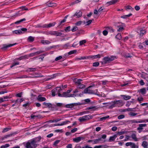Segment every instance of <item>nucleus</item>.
<instances>
[{
    "instance_id": "obj_64",
    "label": "nucleus",
    "mask_w": 148,
    "mask_h": 148,
    "mask_svg": "<svg viewBox=\"0 0 148 148\" xmlns=\"http://www.w3.org/2000/svg\"><path fill=\"white\" fill-rule=\"evenodd\" d=\"M77 130V128H75L72 130H71V132L72 133H73L76 132Z\"/></svg>"
},
{
    "instance_id": "obj_51",
    "label": "nucleus",
    "mask_w": 148,
    "mask_h": 148,
    "mask_svg": "<svg viewBox=\"0 0 148 148\" xmlns=\"http://www.w3.org/2000/svg\"><path fill=\"white\" fill-rule=\"evenodd\" d=\"M69 122H70V121L68 120L62 122V123H61V125H64L66 124Z\"/></svg>"
},
{
    "instance_id": "obj_19",
    "label": "nucleus",
    "mask_w": 148,
    "mask_h": 148,
    "mask_svg": "<svg viewBox=\"0 0 148 148\" xmlns=\"http://www.w3.org/2000/svg\"><path fill=\"white\" fill-rule=\"evenodd\" d=\"M47 5L49 7H53L56 6V5L55 3L50 2L47 3Z\"/></svg>"
},
{
    "instance_id": "obj_62",
    "label": "nucleus",
    "mask_w": 148,
    "mask_h": 148,
    "mask_svg": "<svg viewBox=\"0 0 148 148\" xmlns=\"http://www.w3.org/2000/svg\"><path fill=\"white\" fill-rule=\"evenodd\" d=\"M35 53H30V54H29V55H28L29 58V57H32L34 56H36Z\"/></svg>"
},
{
    "instance_id": "obj_16",
    "label": "nucleus",
    "mask_w": 148,
    "mask_h": 148,
    "mask_svg": "<svg viewBox=\"0 0 148 148\" xmlns=\"http://www.w3.org/2000/svg\"><path fill=\"white\" fill-rule=\"evenodd\" d=\"M42 104L45 106L47 107L52 108L53 107L52 105L50 103H46V102H44Z\"/></svg>"
},
{
    "instance_id": "obj_21",
    "label": "nucleus",
    "mask_w": 148,
    "mask_h": 148,
    "mask_svg": "<svg viewBox=\"0 0 148 148\" xmlns=\"http://www.w3.org/2000/svg\"><path fill=\"white\" fill-rule=\"evenodd\" d=\"M41 43L43 44H49L51 42L48 40H41Z\"/></svg>"
},
{
    "instance_id": "obj_6",
    "label": "nucleus",
    "mask_w": 148,
    "mask_h": 148,
    "mask_svg": "<svg viewBox=\"0 0 148 148\" xmlns=\"http://www.w3.org/2000/svg\"><path fill=\"white\" fill-rule=\"evenodd\" d=\"M56 22H53L52 23H50L49 24H46L44 25V26L43 27L45 28H49L54 26Z\"/></svg>"
},
{
    "instance_id": "obj_32",
    "label": "nucleus",
    "mask_w": 148,
    "mask_h": 148,
    "mask_svg": "<svg viewBox=\"0 0 148 148\" xmlns=\"http://www.w3.org/2000/svg\"><path fill=\"white\" fill-rule=\"evenodd\" d=\"M111 104V105L109 106V108L110 109H112L113 107L115 106V104L114 101H112L111 103H110Z\"/></svg>"
},
{
    "instance_id": "obj_44",
    "label": "nucleus",
    "mask_w": 148,
    "mask_h": 148,
    "mask_svg": "<svg viewBox=\"0 0 148 148\" xmlns=\"http://www.w3.org/2000/svg\"><path fill=\"white\" fill-rule=\"evenodd\" d=\"M116 38L117 39H118L119 40H121V39L122 37L121 35V34H118L116 36Z\"/></svg>"
},
{
    "instance_id": "obj_27",
    "label": "nucleus",
    "mask_w": 148,
    "mask_h": 148,
    "mask_svg": "<svg viewBox=\"0 0 148 148\" xmlns=\"http://www.w3.org/2000/svg\"><path fill=\"white\" fill-rule=\"evenodd\" d=\"M41 137L40 136H39L35 138H33V139L36 143L39 142L41 140Z\"/></svg>"
},
{
    "instance_id": "obj_7",
    "label": "nucleus",
    "mask_w": 148,
    "mask_h": 148,
    "mask_svg": "<svg viewBox=\"0 0 148 148\" xmlns=\"http://www.w3.org/2000/svg\"><path fill=\"white\" fill-rule=\"evenodd\" d=\"M37 99L38 101L39 102H42L46 100V98L45 97H42L41 95H39L38 96Z\"/></svg>"
},
{
    "instance_id": "obj_52",
    "label": "nucleus",
    "mask_w": 148,
    "mask_h": 148,
    "mask_svg": "<svg viewBox=\"0 0 148 148\" xmlns=\"http://www.w3.org/2000/svg\"><path fill=\"white\" fill-rule=\"evenodd\" d=\"M99 64V62H95L93 64V66L94 67H97L98 66Z\"/></svg>"
},
{
    "instance_id": "obj_10",
    "label": "nucleus",
    "mask_w": 148,
    "mask_h": 148,
    "mask_svg": "<svg viewBox=\"0 0 148 148\" xmlns=\"http://www.w3.org/2000/svg\"><path fill=\"white\" fill-rule=\"evenodd\" d=\"M117 137V135L116 134H114L113 136H110L109 140V142H111L114 141Z\"/></svg>"
},
{
    "instance_id": "obj_38",
    "label": "nucleus",
    "mask_w": 148,
    "mask_h": 148,
    "mask_svg": "<svg viewBox=\"0 0 148 148\" xmlns=\"http://www.w3.org/2000/svg\"><path fill=\"white\" fill-rule=\"evenodd\" d=\"M101 57V55L99 54H98L97 55H95L93 56L91 58L94 59L97 58H100Z\"/></svg>"
},
{
    "instance_id": "obj_13",
    "label": "nucleus",
    "mask_w": 148,
    "mask_h": 148,
    "mask_svg": "<svg viewBox=\"0 0 148 148\" xmlns=\"http://www.w3.org/2000/svg\"><path fill=\"white\" fill-rule=\"evenodd\" d=\"M147 125L146 124H141L139 125V127L137 128V130H143V127H146Z\"/></svg>"
},
{
    "instance_id": "obj_60",
    "label": "nucleus",
    "mask_w": 148,
    "mask_h": 148,
    "mask_svg": "<svg viewBox=\"0 0 148 148\" xmlns=\"http://www.w3.org/2000/svg\"><path fill=\"white\" fill-rule=\"evenodd\" d=\"M145 33V31L143 30H140V36H143L144 33Z\"/></svg>"
},
{
    "instance_id": "obj_31",
    "label": "nucleus",
    "mask_w": 148,
    "mask_h": 148,
    "mask_svg": "<svg viewBox=\"0 0 148 148\" xmlns=\"http://www.w3.org/2000/svg\"><path fill=\"white\" fill-rule=\"evenodd\" d=\"M34 40V38L32 36H29L28 38V40L30 42H32Z\"/></svg>"
},
{
    "instance_id": "obj_45",
    "label": "nucleus",
    "mask_w": 148,
    "mask_h": 148,
    "mask_svg": "<svg viewBox=\"0 0 148 148\" xmlns=\"http://www.w3.org/2000/svg\"><path fill=\"white\" fill-rule=\"evenodd\" d=\"M19 64V62H14L13 63H12V65L10 66V68H12L14 67V66L17 65Z\"/></svg>"
},
{
    "instance_id": "obj_22",
    "label": "nucleus",
    "mask_w": 148,
    "mask_h": 148,
    "mask_svg": "<svg viewBox=\"0 0 148 148\" xmlns=\"http://www.w3.org/2000/svg\"><path fill=\"white\" fill-rule=\"evenodd\" d=\"M106 29L108 32L111 33L113 32H114V29L111 27H106Z\"/></svg>"
},
{
    "instance_id": "obj_50",
    "label": "nucleus",
    "mask_w": 148,
    "mask_h": 148,
    "mask_svg": "<svg viewBox=\"0 0 148 148\" xmlns=\"http://www.w3.org/2000/svg\"><path fill=\"white\" fill-rule=\"evenodd\" d=\"M86 42V41L85 40H83L81 41H80L79 42V45H82L84 43H85Z\"/></svg>"
},
{
    "instance_id": "obj_54",
    "label": "nucleus",
    "mask_w": 148,
    "mask_h": 148,
    "mask_svg": "<svg viewBox=\"0 0 148 148\" xmlns=\"http://www.w3.org/2000/svg\"><path fill=\"white\" fill-rule=\"evenodd\" d=\"M125 117V116L124 115L122 114L121 115L118 117V118L119 119H121L124 118Z\"/></svg>"
},
{
    "instance_id": "obj_42",
    "label": "nucleus",
    "mask_w": 148,
    "mask_h": 148,
    "mask_svg": "<svg viewBox=\"0 0 148 148\" xmlns=\"http://www.w3.org/2000/svg\"><path fill=\"white\" fill-rule=\"evenodd\" d=\"M61 120V119H56L55 120H50L49 122H51V123H53V122H57L58 121H60Z\"/></svg>"
},
{
    "instance_id": "obj_23",
    "label": "nucleus",
    "mask_w": 148,
    "mask_h": 148,
    "mask_svg": "<svg viewBox=\"0 0 148 148\" xmlns=\"http://www.w3.org/2000/svg\"><path fill=\"white\" fill-rule=\"evenodd\" d=\"M131 137L135 141H136L138 140L137 138L136 137V135L135 134H133L131 135Z\"/></svg>"
},
{
    "instance_id": "obj_47",
    "label": "nucleus",
    "mask_w": 148,
    "mask_h": 148,
    "mask_svg": "<svg viewBox=\"0 0 148 148\" xmlns=\"http://www.w3.org/2000/svg\"><path fill=\"white\" fill-rule=\"evenodd\" d=\"M77 51L76 50H73L72 51H70L68 53V54L69 55H70L74 53H75Z\"/></svg>"
},
{
    "instance_id": "obj_34",
    "label": "nucleus",
    "mask_w": 148,
    "mask_h": 148,
    "mask_svg": "<svg viewBox=\"0 0 148 148\" xmlns=\"http://www.w3.org/2000/svg\"><path fill=\"white\" fill-rule=\"evenodd\" d=\"M85 87V86L83 84H81L78 85V88L79 89H82L84 88Z\"/></svg>"
},
{
    "instance_id": "obj_3",
    "label": "nucleus",
    "mask_w": 148,
    "mask_h": 148,
    "mask_svg": "<svg viewBox=\"0 0 148 148\" xmlns=\"http://www.w3.org/2000/svg\"><path fill=\"white\" fill-rule=\"evenodd\" d=\"M61 87H57L51 90L52 95L53 96H55L56 95L55 93L58 92H60L62 90Z\"/></svg>"
},
{
    "instance_id": "obj_1",
    "label": "nucleus",
    "mask_w": 148,
    "mask_h": 148,
    "mask_svg": "<svg viewBox=\"0 0 148 148\" xmlns=\"http://www.w3.org/2000/svg\"><path fill=\"white\" fill-rule=\"evenodd\" d=\"M92 116L91 115H88L80 117L79 119V121L80 122H85L92 118Z\"/></svg>"
},
{
    "instance_id": "obj_30",
    "label": "nucleus",
    "mask_w": 148,
    "mask_h": 148,
    "mask_svg": "<svg viewBox=\"0 0 148 148\" xmlns=\"http://www.w3.org/2000/svg\"><path fill=\"white\" fill-rule=\"evenodd\" d=\"M32 146L30 143L29 142H28L26 144V148H33Z\"/></svg>"
},
{
    "instance_id": "obj_5",
    "label": "nucleus",
    "mask_w": 148,
    "mask_h": 148,
    "mask_svg": "<svg viewBox=\"0 0 148 148\" xmlns=\"http://www.w3.org/2000/svg\"><path fill=\"white\" fill-rule=\"evenodd\" d=\"M90 88H89V87H88L87 88H85L84 91V92H83L82 93H88L89 94H95L94 92L92 90H90Z\"/></svg>"
},
{
    "instance_id": "obj_11",
    "label": "nucleus",
    "mask_w": 148,
    "mask_h": 148,
    "mask_svg": "<svg viewBox=\"0 0 148 148\" xmlns=\"http://www.w3.org/2000/svg\"><path fill=\"white\" fill-rule=\"evenodd\" d=\"M103 60L105 61L103 62H102V64H105L107 62H110L109 57H104L103 58Z\"/></svg>"
},
{
    "instance_id": "obj_36",
    "label": "nucleus",
    "mask_w": 148,
    "mask_h": 148,
    "mask_svg": "<svg viewBox=\"0 0 148 148\" xmlns=\"http://www.w3.org/2000/svg\"><path fill=\"white\" fill-rule=\"evenodd\" d=\"M26 20V19L25 18H23L20 20L19 21H17L15 22V24H18L20 23L21 22H22L23 21H25Z\"/></svg>"
},
{
    "instance_id": "obj_59",
    "label": "nucleus",
    "mask_w": 148,
    "mask_h": 148,
    "mask_svg": "<svg viewBox=\"0 0 148 148\" xmlns=\"http://www.w3.org/2000/svg\"><path fill=\"white\" fill-rule=\"evenodd\" d=\"M78 28L76 26H75L73 28V29H72L71 31L73 32H74L76 31L77 30H78Z\"/></svg>"
},
{
    "instance_id": "obj_17",
    "label": "nucleus",
    "mask_w": 148,
    "mask_h": 148,
    "mask_svg": "<svg viewBox=\"0 0 148 148\" xmlns=\"http://www.w3.org/2000/svg\"><path fill=\"white\" fill-rule=\"evenodd\" d=\"M121 97H123V99L126 100H128L131 98V97L130 96H127L126 95H122Z\"/></svg>"
},
{
    "instance_id": "obj_15",
    "label": "nucleus",
    "mask_w": 148,
    "mask_h": 148,
    "mask_svg": "<svg viewBox=\"0 0 148 148\" xmlns=\"http://www.w3.org/2000/svg\"><path fill=\"white\" fill-rule=\"evenodd\" d=\"M29 142L30 143L32 146L34 147V148L36 147L37 146V144H36V143L33 139L31 140Z\"/></svg>"
},
{
    "instance_id": "obj_8",
    "label": "nucleus",
    "mask_w": 148,
    "mask_h": 148,
    "mask_svg": "<svg viewBox=\"0 0 148 148\" xmlns=\"http://www.w3.org/2000/svg\"><path fill=\"white\" fill-rule=\"evenodd\" d=\"M84 139V138L83 137L79 136L73 138V141L74 142L77 143L79 142L82 140H83Z\"/></svg>"
},
{
    "instance_id": "obj_40",
    "label": "nucleus",
    "mask_w": 148,
    "mask_h": 148,
    "mask_svg": "<svg viewBox=\"0 0 148 148\" xmlns=\"http://www.w3.org/2000/svg\"><path fill=\"white\" fill-rule=\"evenodd\" d=\"M69 94H68L66 92H64L63 93V97H69Z\"/></svg>"
},
{
    "instance_id": "obj_4",
    "label": "nucleus",
    "mask_w": 148,
    "mask_h": 148,
    "mask_svg": "<svg viewBox=\"0 0 148 148\" xmlns=\"http://www.w3.org/2000/svg\"><path fill=\"white\" fill-rule=\"evenodd\" d=\"M83 104L82 103H80L79 102L75 103H72L70 104H67L66 105L65 107L66 108H71L73 107L78 105H81Z\"/></svg>"
},
{
    "instance_id": "obj_49",
    "label": "nucleus",
    "mask_w": 148,
    "mask_h": 148,
    "mask_svg": "<svg viewBox=\"0 0 148 148\" xmlns=\"http://www.w3.org/2000/svg\"><path fill=\"white\" fill-rule=\"evenodd\" d=\"M122 24L121 23L118 22L115 23V26L117 27V28L120 27L121 25H120L121 24Z\"/></svg>"
},
{
    "instance_id": "obj_57",
    "label": "nucleus",
    "mask_w": 148,
    "mask_h": 148,
    "mask_svg": "<svg viewBox=\"0 0 148 148\" xmlns=\"http://www.w3.org/2000/svg\"><path fill=\"white\" fill-rule=\"evenodd\" d=\"M44 52V51H43L40 50V51H38L36 52H35V53H36L35 55H36L37 54H40L41 53Z\"/></svg>"
},
{
    "instance_id": "obj_20",
    "label": "nucleus",
    "mask_w": 148,
    "mask_h": 148,
    "mask_svg": "<svg viewBox=\"0 0 148 148\" xmlns=\"http://www.w3.org/2000/svg\"><path fill=\"white\" fill-rule=\"evenodd\" d=\"M144 148H147L148 144L147 142L146 141H143L142 145Z\"/></svg>"
},
{
    "instance_id": "obj_53",
    "label": "nucleus",
    "mask_w": 148,
    "mask_h": 148,
    "mask_svg": "<svg viewBox=\"0 0 148 148\" xmlns=\"http://www.w3.org/2000/svg\"><path fill=\"white\" fill-rule=\"evenodd\" d=\"M23 14V13L22 12H20L19 11L18 13H16L15 15H14L15 16V17L17 16H20Z\"/></svg>"
},
{
    "instance_id": "obj_41",
    "label": "nucleus",
    "mask_w": 148,
    "mask_h": 148,
    "mask_svg": "<svg viewBox=\"0 0 148 148\" xmlns=\"http://www.w3.org/2000/svg\"><path fill=\"white\" fill-rule=\"evenodd\" d=\"M109 116L108 115L107 116H104L102 117H101L100 118V121H103V120H105L109 118Z\"/></svg>"
},
{
    "instance_id": "obj_28",
    "label": "nucleus",
    "mask_w": 148,
    "mask_h": 148,
    "mask_svg": "<svg viewBox=\"0 0 148 148\" xmlns=\"http://www.w3.org/2000/svg\"><path fill=\"white\" fill-rule=\"evenodd\" d=\"M13 133L11 134H8L6 135L3 137L1 139L2 140H3L4 139L7 138L8 137L11 136L13 135Z\"/></svg>"
},
{
    "instance_id": "obj_12",
    "label": "nucleus",
    "mask_w": 148,
    "mask_h": 148,
    "mask_svg": "<svg viewBox=\"0 0 148 148\" xmlns=\"http://www.w3.org/2000/svg\"><path fill=\"white\" fill-rule=\"evenodd\" d=\"M118 1V0H112L111 1L108 2L106 4L107 5V6H109L110 5L114 4L117 2Z\"/></svg>"
},
{
    "instance_id": "obj_26",
    "label": "nucleus",
    "mask_w": 148,
    "mask_h": 148,
    "mask_svg": "<svg viewBox=\"0 0 148 148\" xmlns=\"http://www.w3.org/2000/svg\"><path fill=\"white\" fill-rule=\"evenodd\" d=\"M101 138H99L98 139H94V144H96L97 143H99V142L101 141Z\"/></svg>"
},
{
    "instance_id": "obj_63",
    "label": "nucleus",
    "mask_w": 148,
    "mask_h": 148,
    "mask_svg": "<svg viewBox=\"0 0 148 148\" xmlns=\"http://www.w3.org/2000/svg\"><path fill=\"white\" fill-rule=\"evenodd\" d=\"M137 114L136 113L133 112H130L129 113L130 115L131 116H135Z\"/></svg>"
},
{
    "instance_id": "obj_48",
    "label": "nucleus",
    "mask_w": 148,
    "mask_h": 148,
    "mask_svg": "<svg viewBox=\"0 0 148 148\" xmlns=\"http://www.w3.org/2000/svg\"><path fill=\"white\" fill-rule=\"evenodd\" d=\"M116 56H112L110 57H109L110 61L111 62L114 60L116 58Z\"/></svg>"
},
{
    "instance_id": "obj_35",
    "label": "nucleus",
    "mask_w": 148,
    "mask_h": 148,
    "mask_svg": "<svg viewBox=\"0 0 148 148\" xmlns=\"http://www.w3.org/2000/svg\"><path fill=\"white\" fill-rule=\"evenodd\" d=\"M69 15H67L65 16L64 17V19L62 20L60 23V24L59 25H61L62 23H64L66 21V19L68 16Z\"/></svg>"
},
{
    "instance_id": "obj_18",
    "label": "nucleus",
    "mask_w": 148,
    "mask_h": 148,
    "mask_svg": "<svg viewBox=\"0 0 148 148\" xmlns=\"http://www.w3.org/2000/svg\"><path fill=\"white\" fill-rule=\"evenodd\" d=\"M13 33H14L17 34H21L23 33L20 30H15L13 32Z\"/></svg>"
},
{
    "instance_id": "obj_25",
    "label": "nucleus",
    "mask_w": 148,
    "mask_h": 148,
    "mask_svg": "<svg viewBox=\"0 0 148 148\" xmlns=\"http://www.w3.org/2000/svg\"><path fill=\"white\" fill-rule=\"evenodd\" d=\"M9 98V97L8 96H5L3 98H0V101L1 103L2 102L5 101L4 99Z\"/></svg>"
},
{
    "instance_id": "obj_39",
    "label": "nucleus",
    "mask_w": 148,
    "mask_h": 148,
    "mask_svg": "<svg viewBox=\"0 0 148 148\" xmlns=\"http://www.w3.org/2000/svg\"><path fill=\"white\" fill-rule=\"evenodd\" d=\"M82 81V80L81 79H77V81L75 82V83L76 84H77L78 85L81 84V82Z\"/></svg>"
},
{
    "instance_id": "obj_61",
    "label": "nucleus",
    "mask_w": 148,
    "mask_h": 148,
    "mask_svg": "<svg viewBox=\"0 0 148 148\" xmlns=\"http://www.w3.org/2000/svg\"><path fill=\"white\" fill-rule=\"evenodd\" d=\"M60 141L59 140H56L53 143V145L56 146L60 142Z\"/></svg>"
},
{
    "instance_id": "obj_2",
    "label": "nucleus",
    "mask_w": 148,
    "mask_h": 148,
    "mask_svg": "<svg viewBox=\"0 0 148 148\" xmlns=\"http://www.w3.org/2000/svg\"><path fill=\"white\" fill-rule=\"evenodd\" d=\"M46 34L47 35H54L56 36H60L62 34V33L61 32H58L56 31H49L46 32Z\"/></svg>"
},
{
    "instance_id": "obj_37",
    "label": "nucleus",
    "mask_w": 148,
    "mask_h": 148,
    "mask_svg": "<svg viewBox=\"0 0 148 148\" xmlns=\"http://www.w3.org/2000/svg\"><path fill=\"white\" fill-rule=\"evenodd\" d=\"M114 101L115 105H120L122 103V101L121 100H117L116 101Z\"/></svg>"
},
{
    "instance_id": "obj_29",
    "label": "nucleus",
    "mask_w": 148,
    "mask_h": 148,
    "mask_svg": "<svg viewBox=\"0 0 148 148\" xmlns=\"http://www.w3.org/2000/svg\"><path fill=\"white\" fill-rule=\"evenodd\" d=\"M140 91L142 94L144 95L146 93V90L145 88H143L140 90Z\"/></svg>"
},
{
    "instance_id": "obj_9",
    "label": "nucleus",
    "mask_w": 148,
    "mask_h": 148,
    "mask_svg": "<svg viewBox=\"0 0 148 148\" xmlns=\"http://www.w3.org/2000/svg\"><path fill=\"white\" fill-rule=\"evenodd\" d=\"M17 44L16 43L13 44H10L8 45H3V47L1 48V49L2 50H6V49L8 48L12 47L15 45H16Z\"/></svg>"
},
{
    "instance_id": "obj_14",
    "label": "nucleus",
    "mask_w": 148,
    "mask_h": 148,
    "mask_svg": "<svg viewBox=\"0 0 148 148\" xmlns=\"http://www.w3.org/2000/svg\"><path fill=\"white\" fill-rule=\"evenodd\" d=\"M82 15V12L81 11H79L78 12H76L75 14L72 16L73 17L75 16H77V17H79L81 16Z\"/></svg>"
},
{
    "instance_id": "obj_24",
    "label": "nucleus",
    "mask_w": 148,
    "mask_h": 148,
    "mask_svg": "<svg viewBox=\"0 0 148 148\" xmlns=\"http://www.w3.org/2000/svg\"><path fill=\"white\" fill-rule=\"evenodd\" d=\"M132 14L130 13V14H128V15H124L123 16H121V17L122 18H124V19L127 18L130 16H132Z\"/></svg>"
},
{
    "instance_id": "obj_56",
    "label": "nucleus",
    "mask_w": 148,
    "mask_h": 148,
    "mask_svg": "<svg viewBox=\"0 0 148 148\" xmlns=\"http://www.w3.org/2000/svg\"><path fill=\"white\" fill-rule=\"evenodd\" d=\"M125 132H119L118 133H117L116 134L117 135V136L118 135H121L124 134Z\"/></svg>"
},
{
    "instance_id": "obj_33",
    "label": "nucleus",
    "mask_w": 148,
    "mask_h": 148,
    "mask_svg": "<svg viewBox=\"0 0 148 148\" xmlns=\"http://www.w3.org/2000/svg\"><path fill=\"white\" fill-rule=\"evenodd\" d=\"M31 118L32 119H34L35 117H38L39 118H41L42 117L40 115H35L33 114H32L31 116Z\"/></svg>"
},
{
    "instance_id": "obj_55",
    "label": "nucleus",
    "mask_w": 148,
    "mask_h": 148,
    "mask_svg": "<svg viewBox=\"0 0 148 148\" xmlns=\"http://www.w3.org/2000/svg\"><path fill=\"white\" fill-rule=\"evenodd\" d=\"M70 29L71 27L70 26H69L66 28L65 29V30L66 32H69L70 30Z\"/></svg>"
},
{
    "instance_id": "obj_43",
    "label": "nucleus",
    "mask_w": 148,
    "mask_h": 148,
    "mask_svg": "<svg viewBox=\"0 0 148 148\" xmlns=\"http://www.w3.org/2000/svg\"><path fill=\"white\" fill-rule=\"evenodd\" d=\"M118 28L119 29H117V31L118 32H121L124 29V28L121 25L120 27H119Z\"/></svg>"
},
{
    "instance_id": "obj_58",
    "label": "nucleus",
    "mask_w": 148,
    "mask_h": 148,
    "mask_svg": "<svg viewBox=\"0 0 148 148\" xmlns=\"http://www.w3.org/2000/svg\"><path fill=\"white\" fill-rule=\"evenodd\" d=\"M44 52V51H43L40 50V51H38L36 52H35V53H36L35 55H36L37 54H40L41 53Z\"/></svg>"
},
{
    "instance_id": "obj_46",
    "label": "nucleus",
    "mask_w": 148,
    "mask_h": 148,
    "mask_svg": "<svg viewBox=\"0 0 148 148\" xmlns=\"http://www.w3.org/2000/svg\"><path fill=\"white\" fill-rule=\"evenodd\" d=\"M10 145L8 144H5L4 145H2L1 147L0 148H6L9 147Z\"/></svg>"
}]
</instances>
